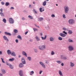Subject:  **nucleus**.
Instances as JSON below:
<instances>
[{
  "label": "nucleus",
  "instance_id": "obj_4",
  "mask_svg": "<svg viewBox=\"0 0 76 76\" xmlns=\"http://www.w3.org/2000/svg\"><path fill=\"white\" fill-rule=\"evenodd\" d=\"M19 75L20 76H23V71L22 70H20L19 72Z\"/></svg>",
  "mask_w": 76,
  "mask_h": 76
},
{
  "label": "nucleus",
  "instance_id": "obj_39",
  "mask_svg": "<svg viewBox=\"0 0 76 76\" xmlns=\"http://www.w3.org/2000/svg\"><path fill=\"white\" fill-rule=\"evenodd\" d=\"M9 66H10V67L11 69H13V66L12 65L10 64V65Z\"/></svg>",
  "mask_w": 76,
  "mask_h": 76
},
{
  "label": "nucleus",
  "instance_id": "obj_20",
  "mask_svg": "<svg viewBox=\"0 0 76 76\" xmlns=\"http://www.w3.org/2000/svg\"><path fill=\"white\" fill-rule=\"evenodd\" d=\"M50 41H53L54 40V38H53L52 37H50Z\"/></svg>",
  "mask_w": 76,
  "mask_h": 76
},
{
  "label": "nucleus",
  "instance_id": "obj_8",
  "mask_svg": "<svg viewBox=\"0 0 76 76\" xmlns=\"http://www.w3.org/2000/svg\"><path fill=\"white\" fill-rule=\"evenodd\" d=\"M68 48H69V50L70 51H72V50H73L74 48L73 47H72L71 46H69V47H68Z\"/></svg>",
  "mask_w": 76,
  "mask_h": 76
},
{
  "label": "nucleus",
  "instance_id": "obj_40",
  "mask_svg": "<svg viewBox=\"0 0 76 76\" xmlns=\"http://www.w3.org/2000/svg\"><path fill=\"white\" fill-rule=\"evenodd\" d=\"M63 29L64 30V31H68V29H67L65 28H63Z\"/></svg>",
  "mask_w": 76,
  "mask_h": 76
},
{
  "label": "nucleus",
  "instance_id": "obj_48",
  "mask_svg": "<svg viewBox=\"0 0 76 76\" xmlns=\"http://www.w3.org/2000/svg\"><path fill=\"white\" fill-rule=\"evenodd\" d=\"M6 64H7V65L8 66H10V65L9 64V63L8 62H7L6 63Z\"/></svg>",
  "mask_w": 76,
  "mask_h": 76
},
{
  "label": "nucleus",
  "instance_id": "obj_44",
  "mask_svg": "<svg viewBox=\"0 0 76 76\" xmlns=\"http://www.w3.org/2000/svg\"><path fill=\"white\" fill-rule=\"evenodd\" d=\"M33 30H34V31H38V29H37L35 28H33Z\"/></svg>",
  "mask_w": 76,
  "mask_h": 76
},
{
  "label": "nucleus",
  "instance_id": "obj_3",
  "mask_svg": "<svg viewBox=\"0 0 76 76\" xmlns=\"http://www.w3.org/2000/svg\"><path fill=\"white\" fill-rule=\"evenodd\" d=\"M9 21L10 23H14V20L11 18H9Z\"/></svg>",
  "mask_w": 76,
  "mask_h": 76
},
{
  "label": "nucleus",
  "instance_id": "obj_32",
  "mask_svg": "<svg viewBox=\"0 0 76 76\" xmlns=\"http://www.w3.org/2000/svg\"><path fill=\"white\" fill-rule=\"evenodd\" d=\"M54 54H55V53H54V51H52L51 52V55L53 56V55H54Z\"/></svg>",
  "mask_w": 76,
  "mask_h": 76
},
{
  "label": "nucleus",
  "instance_id": "obj_28",
  "mask_svg": "<svg viewBox=\"0 0 76 76\" xmlns=\"http://www.w3.org/2000/svg\"><path fill=\"white\" fill-rule=\"evenodd\" d=\"M58 39L60 41H61L63 40V39L62 38H61V37H58Z\"/></svg>",
  "mask_w": 76,
  "mask_h": 76
},
{
  "label": "nucleus",
  "instance_id": "obj_60",
  "mask_svg": "<svg viewBox=\"0 0 76 76\" xmlns=\"http://www.w3.org/2000/svg\"><path fill=\"white\" fill-rule=\"evenodd\" d=\"M42 33H40V35H42Z\"/></svg>",
  "mask_w": 76,
  "mask_h": 76
},
{
  "label": "nucleus",
  "instance_id": "obj_61",
  "mask_svg": "<svg viewBox=\"0 0 76 76\" xmlns=\"http://www.w3.org/2000/svg\"><path fill=\"white\" fill-rule=\"evenodd\" d=\"M18 57H19V58H20V55H19V56H18Z\"/></svg>",
  "mask_w": 76,
  "mask_h": 76
},
{
  "label": "nucleus",
  "instance_id": "obj_53",
  "mask_svg": "<svg viewBox=\"0 0 76 76\" xmlns=\"http://www.w3.org/2000/svg\"><path fill=\"white\" fill-rule=\"evenodd\" d=\"M28 33V31H27L25 33V35H26Z\"/></svg>",
  "mask_w": 76,
  "mask_h": 76
},
{
  "label": "nucleus",
  "instance_id": "obj_38",
  "mask_svg": "<svg viewBox=\"0 0 76 76\" xmlns=\"http://www.w3.org/2000/svg\"><path fill=\"white\" fill-rule=\"evenodd\" d=\"M35 38L37 41H38V36H36L35 37Z\"/></svg>",
  "mask_w": 76,
  "mask_h": 76
},
{
  "label": "nucleus",
  "instance_id": "obj_26",
  "mask_svg": "<svg viewBox=\"0 0 76 76\" xmlns=\"http://www.w3.org/2000/svg\"><path fill=\"white\" fill-rule=\"evenodd\" d=\"M72 33H73L72 31L71 30H69L68 31V34H72Z\"/></svg>",
  "mask_w": 76,
  "mask_h": 76
},
{
  "label": "nucleus",
  "instance_id": "obj_11",
  "mask_svg": "<svg viewBox=\"0 0 76 76\" xmlns=\"http://www.w3.org/2000/svg\"><path fill=\"white\" fill-rule=\"evenodd\" d=\"M3 38L4 39L6 40L7 41H9V39H7V38L6 36H4Z\"/></svg>",
  "mask_w": 76,
  "mask_h": 76
},
{
  "label": "nucleus",
  "instance_id": "obj_49",
  "mask_svg": "<svg viewBox=\"0 0 76 76\" xmlns=\"http://www.w3.org/2000/svg\"><path fill=\"white\" fill-rule=\"evenodd\" d=\"M0 11H1V12H3V9H1L0 10Z\"/></svg>",
  "mask_w": 76,
  "mask_h": 76
},
{
  "label": "nucleus",
  "instance_id": "obj_33",
  "mask_svg": "<svg viewBox=\"0 0 76 76\" xmlns=\"http://www.w3.org/2000/svg\"><path fill=\"white\" fill-rule=\"evenodd\" d=\"M3 21L4 22V23H6V20L5 18L3 19Z\"/></svg>",
  "mask_w": 76,
  "mask_h": 76
},
{
  "label": "nucleus",
  "instance_id": "obj_31",
  "mask_svg": "<svg viewBox=\"0 0 76 76\" xmlns=\"http://www.w3.org/2000/svg\"><path fill=\"white\" fill-rule=\"evenodd\" d=\"M69 42H72L73 40H72L70 39H68Z\"/></svg>",
  "mask_w": 76,
  "mask_h": 76
},
{
  "label": "nucleus",
  "instance_id": "obj_50",
  "mask_svg": "<svg viewBox=\"0 0 76 76\" xmlns=\"http://www.w3.org/2000/svg\"><path fill=\"white\" fill-rule=\"evenodd\" d=\"M15 42H16V43H18V40L16 39L15 40Z\"/></svg>",
  "mask_w": 76,
  "mask_h": 76
},
{
  "label": "nucleus",
  "instance_id": "obj_25",
  "mask_svg": "<svg viewBox=\"0 0 76 76\" xmlns=\"http://www.w3.org/2000/svg\"><path fill=\"white\" fill-rule=\"evenodd\" d=\"M1 71H2V73L3 74H4V73H6V71H5V70L4 69H2L1 70Z\"/></svg>",
  "mask_w": 76,
  "mask_h": 76
},
{
  "label": "nucleus",
  "instance_id": "obj_35",
  "mask_svg": "<svg viewBox=\"0 0 76 76\" xmlns=\"http://www.w3.org/2000/svg\"><path fill=\"white\" fill-rule=\"evenodd\" d=\"M1 59L2 61V63H5V62L4 61V59H3L2 58H1Z\"/></svg>",
  "mask_w": 76,
  "mask_h": 76
},
{
  "label": "nucleus",
  "instance_id": "obj_37",
  "mask_svg": "<svg viewBox=\"0 0 76 76\" xmlns=\"http://www.w3.org/2000/svg\"><path fill=\"white\" fill-rule=\"evenodd\" d=\"M39 21H41V20H43V18H39Z\"/></svg>",
  "mask_w": 76,
  "mask_h": 76
},
{
  "label": "nucleus",
  "instance_id": "obj_5",
  "mask_svg": "<svg viewBox=\"0 0 76 76\" xmlns=\"http://www.w3.org/2000/svg\"><path fill=\"white\" fill-rule=\"evenodd\" d=\"M39 63L41 66H42V67H43V68L44 69H45V64H44L42 62L40 61L39 62Z\"/></svg>",
  "mask_w": 76,
  "mask_h": 76
},
{
  "label": "nucleus",
  "instance_id": "obj_45",
  "mask_svg": "<svg viewBox=\"0 0 76 76\" xmlns=\"http://www.w3.org/2000/svg\"><path fill=\"white\" fill-rule=\"evenodd\" d=\"M63 33H64V34H65L67 35V33L66 32H65V31H63Z\"/></svg>",
  "mask_w": 76,
  "mask_h": 76
},
{
  "label": "nucleus",
  "instance_id": "obj_59",
  "mask_svg": "<svg viewBox=\"0 0 76 76\" xmlns=\"http://www.w3.org/2000/svg\"><path fill=\"white\" fill-rule=\"evenodd\" d=\"M0 76H3V74H2L0 73Z\"/></svg>",
  "mask_w": 76,
  "mask_h": 76
},
{
  "label": "nucleus",
  "instance_id": "obj_2",
  "mask_svg": "<svg viewBox=\"0 0 76 76\" xmlns=\"http://www.w3.org/2000/svg\"><path fill=\"white\" fill-rule=\"evenodd\" d=\"M39 49L40 50H44L45 49V46L44 45L40 46H39Z\"/></svg>",
  "mask_w": 76,
  "mask_h": 76
},
{
  "label": "nucleus",
  "instance_id": "obj_29",
  "mask_svg": "<svg viewBox=\"0 0 76 76\" xmlns=\"http://www.w3.org/2000/svg\"><path fill=\"white\" fill-rule=\"evenodd\" d=\"M17 38L19 39H20L22 40V37H21L20 35L18 36H17Z\"/></svg>",
  "mask_w": 76,
  "mask_h": 76
},
{
  "label": "nucleus",
  "instance_id": "obj_12",
  "mask_svg": "<svg viewBox=\"0 0 76 76\" xmlns=\"http://www.w3.org/2000/svg\"><path fill=\"white\" fill-rule=\"evenodd\" d=\"M24 66V65L22 63H21L19 65V67L20 68H22V67H23Z\"/></svg>",
  "mask_w": 76,
  "mask_h": 76
},
{
  "label": "nucleus",
  "instance_id": "obj_47",
  "mask_svg": "<svg viewBox=\"0 0 76 76\" xmlns=\"http://www.w3.org/2000/svg\"><path fill=\"white\" fill-rule=\"evenodd\" d=\"M1 4L2 5H4V3L3 2H1Z\"/></svg>",
  "mask_w": 76,
  "mask_h": 76
},
{
  "label": "nucleus",
  "instance_id": "obj_64",
  "mask_svg": "<svg viewBox=\"0 0 76 76\" xmlns=\"http://www.w3.org/2000/svg\"><path fill=\"white\" fill-rule=\"evenodd\" d=\"M58 6V4H56V6Z\"/></svg>",
  "mask_w": 76,
  "mask_h": 76
},
{
  "label": "nucleus",
  "instance_id": "obj_57",
  "mask_svg": "<svg viewBox=\"0 0 76 76\" xmlns=\"http://www.w3.org/2000/svg\"><path fill=\"white\" fill-rule=\"evenodd\" d=\"M34 51L36 53H37V50H36V49L34 50Z\"/></svg>",
  "mask_w": 76,
  "mask_h": 76
},
{
  "label": "nucleus",
  "instance_id": "obj_6",
  "mask_svg": "<svg viewBox=\"0 0 76 76\" xmlns=\"http://www.w3.org/2000/svg\"><path fill=\"white\" fill-rule=\"evenodd\" d=\"M65 12L66 13H67L68 11L69 10V9H68V7L67 6H65Z\"/></svg>",
  "mask_w": 76,
  "mask_h": 76
},
{
  "label": "nucleus",
  "instance_id": "obj_34",
  "mask_svg": "<svg viewBox=\"0 0 76 76\" xmlns=\"http://www.w3.org/2000/svg\"><path fill=\"white\" fill-rule=\"evenodd\" d=\"M28 18H30V19H33V18L32 16H31L30 15H28Z\"/></svg>",
  "mask_w": 76,
  "mask_h": 76
},
{
  "label": "nucleus",
  "instance_id": "obj_63",
  "mask_svg": "<svg viewBox=\"0 0 76 76\" xmlns=\"http://www.w3.org/2000/svg\"><path fill=\"white\" fill-rule=\"evenodd\" d=\"M31 4H30L29 5V7H31Z\"/></svg>",
  "mask_w": 76,
  "mask_h": 76
},
{
  "label": "nucleus",
  "instance_id": "obj_54",
  "mask_svg": "<svg viewBox=\"0 0 76 76\" xmlns=\"http://www.w3.org/2000/svg\"><path fill=\"white\" fill-rule=\"evenodd\" d=\"M61 65L62 66H64V64L62 63L61 64Z\"/></svg>",
  "mask_w": 76,
  "mask_h": 76
},
{
  "label": "nucleus",
  "instance_id": "obj_42",
  "mask_svg": "<svg viewBox=\"0 0 76 76\" xmlns=\"http://www.w3.org/2000/svg\"><path fill=\"white\" fill-rule=\"evenodd\" d=\"M57 63H58L59 64H60V63H61V62L60 61H57Z\"/></svg>",
  "mask_w": 76,
  "mask_h": 76
},
{
  "label": "nucleus",
  "instance_id": "obj_7",
  "mask_svg": "<svg viewBox=\"0 0 76 76\" xmlns=\"http://www.w3.org/2000/svg\"><path fill=\"white\" fill-rule=\"evenodd\" d=\"M59 35H60V36L62 37H65L66 36V34H64L63 33H60V34H59Z\"/></svg>",
  "mask_w": 76,
  "mask_h": 76
},
{
  "label": "nucleus",
  "instance_id": "obj_13",
  "mask_svg": "<svg viewBox=\"0 0 76 76\" xmlns=\"http://www.w3.org/2000/svg\"><path fill=\"white\" fill-rule=\"evenodd\" d=\"M12 53L11 52V51L10 50H7V53L9 55H10V54H11Z\"/></svg>",
  "mask_w": 76,
  "mask_h": 76
},
{
  "label": "nucleus",
  "instance_id": "obj_56",
  "mask_svg": "<svg viewBox=\"0 0 76 76\" xmlns=\"http://www.w3.org/2000/svg\"><path fill=\"white\" fill-rule=\"evenodd\" d=\"M11 9H14V8H13V7H12L11 8Z\"/></svg>",
  "mask_w": 76,
  "mask_h": 76
},
{
  "label": "nucleus",
  "instance_id": "obj_1",
  "mask_svg": "<svg viewBox=\"0 0 76 76\" xmlns=\"http://www.w3.org/2000/svg\"><path fill=\"white\" fill-rule=\"evenodd\" d=\"M68 22L70 25H72L75 23V20L73 19H71L69 20Z\"/></svg>",
  "mask_w": 76,
  "mask_h": 76
},
{
  "label": "nucleus",
  "instance_id": "obj_22",
  "mask_svg": "<svg viewBox=\"0 0 76 76\" xmlns=\"http://www.w3.org/2000/svg\"><path fill=\"white\" fill-rule=\"evenodd\" d=\"M34 71H32L30 72V75H33V74H34Z\"/></svg>",
  "mask_w": 76,
  "mask_h": 76
},
{
  "label": "nucleus",
  "instance_id": "obj_21",
  "mask_svg": "<svg viewBox=\"0 0 76 76\" xmlns=\"http://www.w3.org/2000/svg\"><path fill=\"white\" fill-rule=\"evenodd\" d=\"M0 15L2 17H4V13H3V12H0Z\"/></svg>",
  "mask_w": 76,
  "mask_h": 76
},
{
  "label": "nucleus",
  "instance_id": "obj_43",
  "mask_svg": "<svg viewBox=\"0 0 76 76\" xmlns=\"http://www.w3.org/2000/svg\"><path fill=\"white\" fill-rule=\"evenodd\" d=\"M27 58L28 59V60H29V61H31V57H28Z\"/></svg>",
  "mask_w": 76,
  "mask_h": 76
},
{
  "label": "nucleus",
  "instance_id": "obj_62",
  "mask_svg": "<svg viewBox=\"0 0 76 76\" xmlns=\"http://www.w3.org/2000/svg\"><path fill=\"white\" fill-rule=\"evenodd\" d=\"M35 2H33V4H35Z\"/></svg>",
  "mask_w": 76,
  "mask_h": 76
},
{
  "label": "nucleus",
  "instance_id": "obj_19",
  "mask_svg": "<svg viewBox=\"0 0 76 76\" xmlns=\"http://www.w3.org/2000/svg\"><path fill=\"white\" fill-rule=\"evenodd\" d=\"M70 66L71 67H73V66H75V64L72 62H70Z\"/></svg>",
  "mask_w": 76,
  "mask_h": 76
},
{
  "label": "nucleus",
  "instance_id": "obj_15",
  "mask_svg": "<svg viewBox=\"0 0 76 76\" xmlns=\"http://www.w3.org/2000/svg\"><path fill=\"white\" fill-rule=\"evenodd\" d=\"M5 34L6 35H9V36H11V34L10 33H7V32H5Z\"/></svg>",
  "mask_w": 76,
  "mask_h": 76
},
{
  "label": "nucleus",
  "instance_id": "obj_23",
  "mask_svg": "<svg viewBox=\"0 0 76 76\" xmlns=\"http://www.w3.org/2000/svg\"><path fill=\"white\" fill-rule=\"evenodd\" d=\"M46 4H47V1H44L43 3V5L44 6H45Z\"/></svg>",
  "mask_w": 76,
  "mask_h": 76
},
{
  "label": "nucleus",
  "instance_id": "obj_17",
  "mask_svg": "<svg viewBox=\"0 0 76 76\" xmlns=\"http://www.w3.org/2000/svg\"><path fill=\"white\" fill-rule=\"evenodd\" d=\"M41 38L43 40H45L46 39V38H47V35H46L45 36V37H42Z\"/></svg>",
  "mask_w": 76,
  "mask_h": 76
},
{
  "label": "nucleus",
  "instance_id": "obj_27",
  "mask_svg": "<svg viewBox=\"0 0 76 76\" xmlns=\"http://www.w3.org/2000/svg\"><path fill=\"white\" fill-rule=\"evenodd\" d=\"M14 32H15V33L16 34L18 33V30H17V29H15L14 30Z\"/></svg>",
  "mask_w": 76,
  "mask_h": 76
},
{
  "label": "nucleus",
  "instance_id": "obj_36",
  "mask_svg": "<svg viewBox=\"0 0 76 76\" xmlns=\"http://www.w3.org/2000/svg\"><path fill=\"white\" fill-rule=\"evenodd\" d=\"M33 12H34L36 14H37V11H36L34 9H33Z\"/></svg>",
  "mask_w": 76,
  "mask_h": 76
},
{
  "label": "nucleus",
  "instance_id": "obj_41",
  "mask_svg": "<svg viewBox=\"0 0 76 76\" xmlns=\"http://www.w3.org/2000/svg\"><path fill=\"white\" fill-rule=\"evenodd\" d=\"M42 8H39V11L40 12H42Z\"/></svg>",
  "mask_w": 76,
  "mask_h": 76
},
{
  "label": "nucleus",
  "instance_id": "obj_14",
  "mask_svg": "<svg viewBox=\"0 0 76 76\" xmlns=\"http://www.w3.org/2000/svg\"><path fill=\"white\" fill-rule=\"evenodd\" d=\"M11 55L12 56H16V54H15V53L14 52H13L12 53H11Z\"/></svg>",
  "mask_w": 76,
  "mask_h": 76
},
{
  "label": "nucleus",
  "instance_id": "obj_55",
  "mask_svg": "<svg viewBox=\"0 0 76 76\" xmlns=\"http://www.w3.org/2000/svg\"><path fill=\"white\" fill-rule=\"evenodd\" d=\"M22 20H25V19L24 17H22Z\"/></svg>",
  "mask_w": 76,
  "mask_h": 76
},
{
  "label": "nucleus",
  "instance_id": "obj_52",
  "mask_svg": "<svg viewBox=\"0 0 76 76\" xmlns=\"http://www.w3.org/2000/svg\"><path fill=\"white\" fill-rule=\"evenodd\" d=\"M42 71H40L39 72V74H41V73H42Z\"/></svg>",
  "mask_w": 76,
  "mask_h": 76
},
{
  "label": "nucleus",
  "instance_id": "obj_24",
  "mask_svg": "<svg viewBox=\"0 0 76 76\" xmlns=\"http://www.w3.org/2000/svg\"><path fill=\"white\" fill-rule=\"evenodd\" d=\"M15 60V58H10L9 60V61H14Z\"/></svg>",
  "mask_w": 76,
  "mask_h": 76
},
{
  "label": "nucleus",
  "instance_id": "obj_10",
  "mask_svg": "<svg viewBox=\"0 0 76 76\" xmlns=\"http://www.w3.org/2000/svg\"><path fill=\"white\" fill-rule=\"evenodd\" d=\"M66 58H67L66 57L64 56L63 55H62L61 56V59H63L64 60H66Z\"/></svg>",
  "mask_w": 76,
  "mask_h": 76
},
{
  "label": "nucleus",
  "instance_id": "obj_16",
  "mask_svg": "<svg viewBox=\"0 0 76 76\" xmlns=\"http://www.w3.org/2000/svg\"><path fill=\"white\" fill-rule=\"evenodd\" d=\"M59 74L61 76H63V74H62V72H61V71L60 70L59 71Z\"/></svg>",
  "mask_w": 76,
  "mask_h": 76
},
{
  "label": "nucleus",
  "instance_id": "obj_51",
  "mask_svg": "<svg viewBox=\"0 0 76 76\" xmlns=\"http://www.w3.org/2000/svg\"><path fill=\"white\" fill-rule=\"evenodd\" d=\"M52 17H55V15L54 14H53L51 15Z\"/></svg>",
  "mask_w": 76,
  "mask_h": 76
},
{
  "label": "nucleus",
  "instance_id": "obj_46",
  "mask_svg": "<svg viewBox=\"0 0 76 76\" xmlns=\"http://www.w3.org/2000/svg\"><path fill=\"white\" fill-rule=\"evenodd\" d=\"M65 15L64 14L63 15V18H66V17H65Z\"/></svg>",
  "mask_w": 76,
  "mask_h": 76
},
{
  "label": "nucleus",
  "instance_id": "obj_58",
  "mask_svg": "<svg viewBox=\"0 0 76 76\" xmlns=\"http://www.w3.org/2000/svg\"><path fill=\"white\" fill-rule=\"evenodd\" d=\"M2 54V51H0V54Z\"/></svg>",
  "mask_w": 76,
  "mask_h": 76
},
{
  "label": "nucleus",
  "instance_id": "obj_9",
  "mask_svg": "<svg viewBox=\"0 0 76 76\" xmlns=\"http://www.w3.org/2000/svg\"><path fill=\"white\" fill-rule=\"evenodd\" d=\"M22 61L23 64H26V62L25 60V59L23 58H22Z\"/></svg>",
  "mask_w": 76,
  "mask_h": 76
},
{
  "label": "nucleus",
  "instance_id": "obj_18",
  "mask_svg": "<svg viewBox=\"0 0 76 76\" xmlns=\"http://www.w3.org/2000/svg\"><path fill=\"white\" fill-rule=\"evenodd\" d=\"M22 54L24 56H26V57H27V54H26V53H25V52L23 51L22 52Z\"/></svg>",
  "mask_w": 76,
  "mask_h": 76
},
{
  "label": "nucleus",
  "instance_id": "obj_30",
  "mask_svg": "<svg viewBox=\"0 0 76 76\" xmlns=\"http://www.w3.org/2000/svg\"><path fill=\"white\" fill-rule=\"evenodd\" d=\"M9 5V2H6L5 3V6H8Z\"/></svg>",
  "mask_w": 76,
  "mask_h": 76
}]
</instances>
